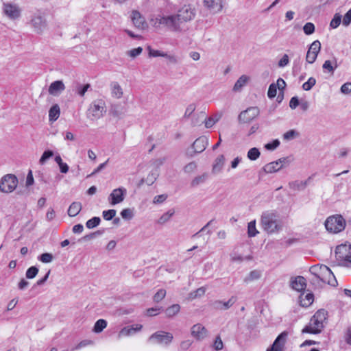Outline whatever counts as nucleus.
Segmentation results:
<instances>
[{
  "mask_svg": "<svg viewBox=\"0 0 351 351\" xmlns=\"http://www.w3.org/2000/svg\"><path fill=\"white\" fill-rule=\"evenodd\" d=\"M173 339V335L168 332L158 331L153 333L148 339V342L162 346L169 345Z\"/></svg>",
  "mask_w": 351,
  "mask_h": 351,
  "instance_id": "obj_8",
  "label": "nucleus"
},
{
  "mask_svg": "<svg viewBox=\"0 0 351 351\" xmlns=\"http://www.w3.org/2000/svg\"><path fill=\"white\" fill-rule=\"evenodd\" d=\"M237 299L235 297H231L228 301L222 302L217 300L214 302V306L217 309L227 310L230 308L236 302Z\"/></svg>",
  "mask_w": 351,
  "mask_h": 351,
  "instance_id": "obj_24",
  "label": "nucleus"
},
{
  "mask_svg": "<svg viewBox=\"0 0 351 351\" xmlns=\"http://www.w3.org/2000/svg\"><path fill=\"white\" fill-rule=\"evenodd\" d=\"M53 255L50 253H43L38 256V260L44 263H49L53 261Z\"/></svg>",
  "mask_w": 351,
  "mask_h": 351,
  "instance_id": "obj_52",
  "label": "nucleus"
},
{
  "mask_svg": "<svg viewBox=\"0 0 351 351\" xmlns=\"http://www.w3.org/2000/svg\"><path fill=\"white\" fill-rule=\"evenodd\" d=\"M149 56L152 57H167V53L162 52L158 50L152 49L149 46L147 47Z\"/></svg>",
  "mask_w": 351,
  "mask_h": 351,
  "instance_id": "obj_53",
  "label": "nucleus"
},
{
  "mask_svg": "<svg viewBox=\"0 0 351 351\" xmlns=\"http://www.w3.org/2000/svg\"><path fill=\"white\" fill-rule=\"evenodd\" d=\"M107 326V322L105 319H98L93 328V331L96 333L101 332Z\"/></svg>",
  "mask_w": 351,
  "mask_h": 351,
  "instance_id": "obj_35",
  "label": "nucleus"
},
{
  "mask_svg": "<svg viewBox=\"0 0 351 351\" xmlns=\"http://www.w3.org/2000/svg\"><path fill=\"white\" fill-rule=\"evenodd\" d=\"M280 145V141L278 139H275L270 143L265 145V148L267 150H274Z\"/></svg>",
  "mask_w": 351,
  "mask_h": 351,
  "instance_id": "obj_57",
  "label": "nucleus"
},
{
  "mask_svg": "<svg viewBox=\"0 0 351 351\" xmlns=\"http://www.w3.org/2000/svg\"><path fill=\"white\" fill-rule=\"evenodd\" d=\"M32 24L37 33H42L47 27L45 19L40 16H35L32 20Z\"/></svg>",
  "mask_w": 351,
  "mask_h": 351,
  "instance_id": "obj_22",
  "label": "nucleus"
},
{
  "mask_svg": "<svg viewBox=\"0 0 351 351\" xmlns=\"http://www.w3.org/2000/svg\"><path fill=\"white\" fill-rule=\"evenodd\" d=\"M221 117L222 113L221 112L217 113L214 114L213 117H208V119L206 117L205 113L203 112H200V114L198 115V118L201 119H204L205 127L206 128H210L211 127H213L215 123L219 121Z\"/></svg>",
  "mask_w": 351,
  "mask_h": 351,
  "instance_id": "obj_17",
  "label": "nucleus"
},
{
  "mask_svg": "<svg viewBox=\"0 0 351 351\" xmlns=\"http://www.w3.org/2000/svg\"><path fill=\"white\" fill-rule=\"evenodd\" d=\"M335 66H333V64L330 60H326L324 63L323 64L322 68L324 70L327 71L328 73H333L335 69L337 67V64L336 61H335Z\"/></svg>",
  "mask_w": 351,
  "mask_h": 351,
  "instance_id": "obj_43",
  "label": "nucleus"
},
{
  "mask_svg": "<svg viewBox=\"0 0 351 351\" xmlns=\"http://www.w3.org/2000/svg\"><path fill=\"white\" fill-rule=\"evenodd\" d=\"M180 310V306L179 304H173L171 306L168 307L165 313L167 317H171L176 315Z\"/></svg>",
  "mask_w": 351,
  "mask_h": 351,
  "instance_id": "obj_38",
  "label": "nucleus"
},
{
  "mask_svg": "<svg viewBox=\"0 0 351 351\" xmlns=\"http://www.w3.org/2000/svg\"><path fill=\"white\" fill-rule=\"evenodd\" d=\"M191 335L198 340L203 339L207 335V330L202 324H195L191 328Z\"/></svg>",
  "mask_w": 351,
  "mask_h": 351,
  "instance_id": "obj_19",
  "label": "nucleus"
},
{
  "mask_svg": "<svg viewBox=\"0 0 351 351\" xmlns=\"http://www.w3.org/2000/svg\"><path fill=\"white\" fill-rule=\"evenodd\" d=\"M261 273L258 270H253L244 278V282L248 283L253 280H258L261 278Z\"/></svg>",
  "mask_w": 351,
  "mask_h": 351,
  "instance_id": "obj_33",
  "label": "nucleus"
},
{
  "mask_svg": "<svg viewBox=\"0 0 351 351\" xmlns=\"http://www.w3.org/2000/svg\"><path fill=\"white\" fill-rule=\"evenodd\" d=\"M306 286V279L303 276H298L291 279V287L295 291H303L305 289Z\"/></svg>",
  "mask_w": 351,
  "mask_h": 351,
  "instance_id": "obj_18",
  "label": "nucleus"
},
{
  "mask_svg": "<svg viewBox=\"0 0 351 351\" xmlns=\"http://www.w3.org/2000/svg\"><path fill=\"white\" fill-rule=\"evenodd\" d=\"M143 326L141 324H135L123 328L119 332V337L130 336L140 331Z\"/></svg>",
  "mask_w": 351,
  "mask_h": 351,
  "instance_id": "obj_21",
  "label": "nucleus"
},
{
  "mask_svg": "<svg viewBox=\"0 0 351 351\" xmlns=\"http://www.w3.org/2000/svg\"><path fill=\"white\" fill-rule=\"evenodd\" d=\"M208 145L207 137L202 136L197 138L192 144V149H194V153H202L205 150Z\"/></svg>",
  "mask_w": 351,
  "mask_h": 351,
  "instance_id": "obj_16",
  "label": "nucleus"
},
{
  "mask_svg": "<svg viewBox=\"0 0 351 351\" xmlns=\"http://www.w3.org/2000/svg\"><path fill=\"white\" fill-rule=\"evenodd\" d=\"M106 112V104L102 99H97L91 103L87 110V118L94 121L101 118Z\"/></svg>",
  "mask_w": 351,
  "mask_h": 351,
  "instance_id": "obj_6",
  "label": "nucleus"
},
{
  "mask_svg": "<svg viewBox=\"0 0 351 351\" xmlns=\"http://www.w3.org/2000/svg\"><path fill=\"white\" fill-rule=\"evenodd\" d=\"M167 198V195L166 194H162L159 195H156L154 197L153 202L154 204H161L164 202Z\"/></svg>",
  "mask_w": 351,
  "mask_h": 351,
  "instance_id": "obj_61",
  "label": "nucleus"
},
{
  "mask_svg": "<svg viewBox=\"0 0 351 351\" xmlns=\"http://www.w3.org/2000/svg\"><path fill=\"white\" fill-rule=\"evenodd\" d=\"M205 291L206 289L204 287L198 288L197 290L190 293V298L195 299L197 297H201L204 295Z\"/></svg>",
  "mask_w": 351,
  "mask_h": 351,
  "instance_id": "obj_55",
  "label": "nucleus"
},
{
  "mask_svg": "<svg viewBox=\"0 0 351 351\" xmlns=\"http://www.w3.org/2000/svg\"><path fill=\"white\" fill-rule=\"evenodd\" d=\"M325 227L330 232L338 233L345 229L346 220L340 215L331 216L326 220Z\"/></svg>",
  "mask_w": 351,
  "mask_h": 351,
  "instance_id": "obj_7",
  "label": "nucleus"
},
{
  "mask_svg": "<svg viewBox=\"0 0 351 351\" xmlns=\"http://www.w3.org/2000/svg\"><path fill=\"white\" fill-rule=\"evenodd\" d=\"M208 178V173H204L201 176H196L194 178V179L191 181V186L193 187L197 186L199 185L200 184L204 183Z\"/></svg>",
  "mask_w": 351,
  "mask_h": 351,
  "instance_id": "obj_37",
  "label": "nucleus"
},
{
  "mask_svg": "<svg viewBox=\"0 0 351 351\" xmlns=\"http://www.w3.org/2000/svg\"><path fill=\"white\" fill-rule=\"evenodd\" d=\"M111 95L113 97L120 99L123 96V90L119 84L117 82H112L110 84Z\"/></svg>",
  "mask_w": 351,
  "mask_h": 351,
  "instance_id": "obj_25",
  "label": "nucleus"
},
{
  "mask_svg": "<svg viewBox=\"0 0 351 351\" xmlns=\"http://www.w3.org/2000/svg\"><path fill=\"white\" fill-rule=\"evenodd\" d=\"M280 169H282V165H278V162L276 161L269 162L267 165H265L263 168V171L266 173H275L279 171Z\"/></svg>",
  "mask_w": 351,
  "mask_h": 351,
  "instance_id": "obj_26",
  "label": "nucleus"
},
{
  "mask_svg": "<svg viewBox=\"0 0 351 351\" xmlns=\"http://www.w3.org/2000/svg\"><path fill=\"white\" fill-rule=\"evenodd\" d=\"M313 302V293H306L303 298V295L300 296V304L302 306L307 307L310 306Z\"/></svg>",
  "mask_w": 351,
  "mask_h": 351,
  "instance_id": "obj_34",
  "label": "nucleus"
},
{
  "mask_svg": "<svg viewBox=\"0 0 351 351\" xmlns=\"http://www.w3.org/2000/svg\"><path fill=\"white\" fill-rule=\"evenodd\" d=\"M309 179L305 181L295 180L291 182L289 184V187L293 191H302L306 187Z\"/></svg>",
  "mask_w": 351,
  "mask_h": 351,
  "instance_id": "obj_29",
  "label": "nucleus"
},
{
  "mask_svg": "<svg viewBox=\"0 0 351 351\" xmlns=\"http://www.w3.org/2000/svg\"><path fill=\"white\" fill-rule=\"evenodd\" d=\"M64 89L65 86L62 81L57 80L50 84L48 91L50 95L56 96Z\"/></svg>",
  "mask_w": 351,
  "mask_h": 351,
  "instance_id": "obj_23",
  "label": "nucleus"
},
{
  "mask_svg": "<svg viewBox=\"0 0 351 351\" xmlns=\"http://www.w3.org/2000/svg\"><path fill=\"white\" fill-rule=\"evenodd\" d=\"M101 219L99 217H94L88 220L86 223V226L88 229H92L99 225Z\"/></svg>",
  "mask_w": 351,
  "mask_h": 351,
  "instance_id": "obj_41",
  "label": "nucleus"
},
{
  "mask_svg": "<svg viewBox=\"0 0 351 351\" xmlns=\"http://www.w3.org/2000/svg\"><path fill=\"white\" fill-rule=\"evenodd\" d=\"M90 87V85L89 84H84L83 86H79L77 87V93L80 96H84L86 93V92L88 90V89Z\"/></svg>",
  "mask_w": 351,
  "mask_h": 351,
  "instance_id": "obj_60",
  "label": "nucleus"
},
{
  "mask_svg": "<svg viewBox=\"0 0 351 351\" xmlns=\"http://www.w3.org/2000/svg\"><path fill=\"white\" fill-rule=\"evenodd\" d=\"M60 114V107L58 104L53 105L49 111V121H56Z\"/></svg>",
  "mask_w": 351,
  "mask_h": 351,
  "instance_id": "obj_28",
  "label": "nucleus"
},
{
  "mask_svg": "<svg viewBox=\"0 0 351 351\" xmlns=\"http://www.w3.org/2000/svg\"><path fill=\"white\" fill-rule=\"evenodd\" d=\"M214 348L216 350H220L223 348V342L220 337H217L214 342Z\"/></svg>",
  "mask_w": 351,
  "mask_h": 351,
  "instance_id": "obj_64",
  "label": "nucleus"
},
{
  "mask_svg": "<svg viewBox=\"0 0 351 351\" xmlns=\"http://www.w3.org/2000/svg\"><path fill=\"white\" fill-rule=\"evenodd\" d=\"M337 260L344 267H351V244H341L335 249Z\"/></svg>",
  "mask_w": 351,
  "mask_h": 351,
  "instance_id": "obj_5",
  "label": "nucleus"
},
{
  "mask_svg": "<svg viewBox=\"0 0 351 351\" xmlns=\"http://www.w3.org/2000/svg\"><path fill=\"white\" fill-rule=\"evenodd\" d=\"M197 167V163L193 161L186 165L183 168V171H184V173H190L196 170Z\"/></svg>",
  "mask_w": 351,
  "mask_h": 351,
  "instance_id": "obj_51",
  "label": "nucleus"
},
{
  "mask_svg": "<svg viewBox=\"0 0 351 351\" xmlns=\"http://www.w3.org/2000/svg\"><path fill=\"white\" fill-rule=\"evenodd\" d=\"M261 152L256 147L250 149L247 154V156L250 160H256L259 158Z\"/></svg>",
  "mask_w": 351,
  "mask_h": 351,
  "instance_id": "obj_39",
  "label": "nucleus"
},
{
  "mask_svg": "<svg viewBox=\"0 0 351 351\" xmlns=\"http://www.w3.org/2000/svg\"><path fill=\"white\" fill-rule=\"evenodd\" d=\"M303 30L306 35H311L315 32V25L312 23H306L303 27Z\"/></svg>",
  "mask_w": 351,
  "mask_h": 351,
  "instance_id": "obj_54",
  "label": "nucleus"
},
{
  "mask_svg": "<svg viewBox=\"0 0 351 351\" xmlns=\"http://www.w3.org/2000/svg\"><path fill=\"white\" fill-rule=\"evenodd\" d=\"M321 49V43L319 40L313 42L307 51L306 60L309 64H313L317 58V56Z\"/></svg>",
  "mask_w": 351,
  "mask_h": 351,
  "instance_id": "obj_13",
  "label": "nucleus"
},
{
  "mask_svg": "<svg viewBox=\"0 0 351 351\" xmlns=\"http://www.w3.org/2000/svg\"><path fill=\"white\" fill-rule=\"evenodd\" d=\"M3 13L10 19L14 20L20 17L21 9L19 7L14 3H3Z\"/></svg>",
  "mask_w": 351,
  "mask_h": 351,
  "instance_id": "obj_12",
  "label": "nucleus"
},
{
  "mask_svg": "<svg viewBox=\"0 0 351 351\" xmlns=\"http://www.w3.org/2000/svg\"><path fill=\"white\" fill-rule=\"evenodd\" d=\"M143 49L141 47L130 50L127 52L128 55L132 58H136L142 53Z\"/></svg>",
  "mask_w": 351,
  "mask_h": 351,
  "instance_id": "obj_59",
  "label": "nucleus"
},
{
  "mask_svg": "<svg viewBox=\"0 0 351 351\" xmlns=\"http://www.w3.org/2000/svg\"><path fill=\"white\" fill-rule=\"evenodd\" d=\"M341 17L339 13H336L330 23V27L332 29L338 27L341 23Z\"/></svg>",
  "mask_w": 351,
  "mask_h": 351,
  "instance_id": "obj_42",
  "label": "nucleus"
},
{
  "mask_svg": "<svg viewBox=\"0 0 351 351\" xmlns=\"http://www.w3.org/2000/svg\"><path fill=\"white\" fill-rule=\"evenodd\" d=\"M247 80L248 77L246 75H241L235 82L233 90L235 92L239 91L246 84Z\"/></svg>",
  "mask_w": 351,
  "mask_h": 351,
  "instance_id": "obj_31",
  "label": "nucleus"
},
{
  "mask_svg": "<svg viewBox=\"0 0 351 351\" xmlns=\"http://www.w3.org/2000/svg\"><path fill=\"white\" fill-rule=\"evenodd\" d=\"M131 19L134 26L138 29H144L146 23L144 17L140 14L138 11L134 10L131 14Z\"/></svg>",
  "mask_w": 351,
  "mask_h": 351,
  "instance_id": "obj_20",
  "label": "nucleus"
},
{
  "mask_svg": "<svg viewBox=\"0 0 351 351\" xmlns=\"http://www.w3.org/2000/svg\"><path fill=\"white\" fill-rule=\"evenodd\" d=\"M127 195V190L124 187H119L114 189L108 197V201L112 206L122 202L125 195Z\"/></svg>",
  "mask_w": 351,
  "mask_h": 351,
  "instance_id": "obj_10",
  "label": "nucleus"
},
{
  "mask_svg": "<svg viewBox=\"0 0 351 351\" xmlns=\"http://www.w3.org/2000/svg\"><path fill=\"white\" fill-rule=\"evenodd\" d=\"M261 225L264 230L269 234L278 232L281 229L278 215L274 211H266L263 213Z\"/></svg>",
  "mask_w": 351,
  "mask_h": 351,
  "instance_id": "obj_3",
  "label": "nucleus"
},
{
  "mask_svg": "<svg viewBox=\"0 0 351 351\" xmlns=\"http://www.w3.org/2000/svg\"><path fill=\"white\" fill-rule=\"evenodd\" d=\"M316 84V80L313 77H311L308 78L307 82H304L302 84V88L304 90H310Z\"/></svg>",
  "mask_w": 351,
  "mask_h": 351,
  "instance_id": "obj_46",
  "label": "nucleus"
},
{
  "mask_svg": "<svg viewBox=\"0 0 351 351\" xmlns=\"http://www.w3.org/2000/svg\"><path fill=\"white\" fill-rule=\"evenodd\" d=\"M17 184L18 180L14 175H5L1 180L0 191L3 193H10L16 189Z\"/></svg>",
  "mask_w": 351,
  "mask_h": 351,
  "instance_id": "obj_9",
  "label": "nucleus"
},
{
  "mask_svg": "<svg viewBox=\"0 0 351 351\" xmlns=\"http://www.w3.org/2000/svg\"><path fill=\"white\" fill-rule=\"evenodd\" d=\"M120 214L122 218L126 220H130L134 217L133 211L130 208H125L122 210Z\"/></svg>",
  "mask_w": 351,
  "mask_h": 351,
  "instance_id": "obj_49",
  "label": "nucleus"
},
{
  "mask_svg": "<svg viewBox=\"0 0 351 351\" xmlns=\"http://www.w3.org/2000/svg\"><path fill=\"white\" fill-rule=\"evenodd\" d=\"M277 93V86L275 84H271L269 86L267 96L270 99H273L276 97Z\"/></svg>",
  "mask_w": 351,
  "mask_h": 351,
  "instance_id": "obj_58",
  "label": "nucleus"
},
{
  "mask_svg": "<svg viewBox=\"0 0 351 351\" xmlns=\"http://www.w3.org/2000/svg\"><path fill=\"white\" fill-rule=\"evenodd\" d=\"M259 114V109L257 107H250L242 111L239 115V121L241 123H249Z\"/></svg>",
  "mask_w": 351,
  "mask_h": 351,
  "instance_id": "obj_11",
  "label": "nucleus"
},
{
  "mask_svg": "<svg viewBox=\"0 0 351 351\" xmlns=\"http://www.w3.org/2000/svg\"><path fill=\"white\" fill-rule=\"evenodd\" d=\"M203 5L213 13L220 12L223 8L222 0H203Z\"/></svg>",
  "mask_w": 351,
  "mask_h": 351,
  "instance_id": "obj_15",
  "label": "nucleus"
},
{
  "mask_svg": "<svg viewBox=\"0 0 351 351\" xmlns=\"http://www.w3.org/2000/svg\"><path fill=\"white\" fill-rule=\"evenodd\" d=\"M341 92L343 94H349L351 93V83L346 82L341 87Z\"/></svg>",
  "mask_w": 351,
  "mask_h": 351,
  "instance_id": "obj_63",
  "label": "nucleus"
},
{
  "mask_svg": "<svg viewBox=\"0 0 351 351\" xmlns=\"http://www.w3.org/2000/svg\"><path fill=\"white\" fill-rule=\"evenodd\" d=\"M258 232L257 231L256 228V221H252L248 223L247 226V234L249 237H255Z\"/></svg>",
  "mask_w": 351,
  "mask_h": 351,
  "instance_id": "obj_40",
  "label": "nucleus"
},
{
  "mask_svg": "<svg viewBox=\"0 0 351 351\" xmlns=\"http://www.w3.org/2000/svg\"><path fill=\"white\" fill-rule=\"evenodd\" d=\"M166 295V291L163 289H159L154 295L153 300L156 302L161 301Z\"/></svg>",
  "mask_w": 351,
  "mask_h": 351,
  "instance_id": "obj_50",
  "label": "nucleus"
},
{
  "mask_svg": "<svg viewBox=\"0 0 351 351\" xmlns=\"http://www.w3.org/2000/svg\"><path fill=\"white\" fill-rule=\"evenodd\" d=\"M82 208V206L80 202H74L70 205L68 209V215L70 217H75L81 211Z\"/></svg>",
  "mask_w": 351,
  "mask_h": 351,
  "instance_id": "obj_27",
  "label": "nucleus"
},
{
  "mask_svg": "<svg viewBox=\"0 0 351 351\" xmlns=\"http://www.w3.org/2000/svg\"><path fill=\"white\" fill-rule=\"evenodd\" d=\"M328 313L324 309L318 310L311 318L307 326L302 329L303 333L318 334L324 327V322L327 319Z\"/></svg>",
  "mask_w": 351,
  "mask_h": 351,
  "instance_id": "obj_2",
  "label": "nucleus"
},
{
  "mask_svg": "<svg viewBox=\"0 0 351 351\" xmlns=\"http://www.w3.org/2000/svg\"><path fill=\"white\" fill-rule=\"evenodd\" d=\"M159 176V172L158 169H154L152 171L145 180H142L141 182H145L147 185H152L156 180L157 178Z\"/></svg>",
  "mask_w": 351,
  "mask_h": 351,
  "instance_id": "obj_30",
  "label": "nucleus"
},
{
  "mask_svg": "<svg viewBox=\"0 0 351 351\" xmlns=\"http://www.w3.org/2000/svg\"><path fill=\"white\" fill-rule=\"evenodd\" d=\"M299 135V132H298L295 130H290L283 134V138L285 141H291L298 137Z\"/></svg>",
  "mask_w": 351,
  "mask_h": 351,
  "instance_id": "obj_44",
  "label": "nucleus"
},
{
  "mask_svg": "<svg viewBox=\"0 0 351 351\" xmlns=\"http://www.w3.org/2000/svg\"><path fill=\"white\" fill-rule=\"evenodd\" d=\"M174 209H170L167 212L165 213L158 220L159 224H164L167 223L171 217L174 215Z\"/></svg>",
  "mask_w": 351,
  "mask_h": 351,
  "instance_id": "obj_36",
  "label": "nucleus"
},
{
  "mask_svg": "<svg viewBox=\"0 0 351 351\" xmlns=\"http://www.w3.org/2000/svg\"><path fill=\"white\" fill-rule=\"evenodd\" d=\"M117 211L114 209L104 210L102 213L103 217L108 221L112 219L116 215Z\"/></svg>",
  "mask_w": 351,
  "mask_h": 351,
  "instance_id": "obj_48",
  "label": "nucleus"
},
{
  "mask_svg": "<svg viewBox=\"0 0 351 351\" xmlns=\"http://www.w3.org/2000/svg\"><path fill=\"white\" fill-rule=\"evenodd\" d=\"M287 336V332H282L280 334L276 337L271 346L267 348V351H282Z\"/></svg>",
  "mask_w": 351,
  "mask_h": 351,
  "instance_id": "obj_14",
  "label": "nucleus"
},
{
  "mask_svg": "<svg viewBox=\"0 0 351 351\" xmlns=\"http://www.w3.org/2000/svg\"><path fill=\"white\" fill-rule=\"evenodd\" d=\"M53 156V152L51 150H46L43 152V155L41 156L39 163L40 165H44L46 161L49 159L51 157Z\"/></svg>",
  "mask_w": 351,
  "mask_h": 351,
  "instance_id": "obj_47",
  "label": "nucleus"
},
{
  "mask_svg": "<svg viewBox=\"0 0 351 351\" xmlns=\"http://www.w3.org/2000/svg\"><path fill=\"white\" fill-rule=\"evenodd\" d=\"M195 16V10L190 5H184L178 12L177 14L170 16L158 15L155 18L151 19L152 25L155 27H160L163 25L172 31H180L181 29V24L188 22Z\"/></svg>",
  "mask_w": 351,
  "mask_h": 351,
  "instance_id": "obj_1",
  "label": "nucleus"
},
{
  "mask_svg": "<svg viewBox=\"0 0 351 351\" xmlns=\"http://www.w3.org/2000/svg\"><path fill=\"white\" fill-rule=\"evenodd\" d=\"M38 273V269L36 266H32L27 269L25 276L28 279H32L36 276Z\"/></svg>",
  "mask_w": 351,
  "mask_h": 351,
  "instance_id": "obj_45",
  "label": "nucleus"
},
{
  "mask_svg": "<svg viewBox=\"0 0 351 351\" xmlns=\"http://www.w3.org/2000/svg\"><path fill=\"white\" fill-rule=\"evenodd\" d=\"M104 232V230H97L96 232H92V233H90L88 234H86L85 236H84L81 240H83V241H89V240H91V239H95L96 237L97 236H99L101 234H102Z\"/></svg>",
  "mask_w": 351,
  "mask_h": 351,
  "instance_id": "obj_56",
  "label": "nucleus"
},
{
  "mask_svg": "<svg viewBox=\"0 0 351 351\" xmlns=\"http://www.w3.org/2000/svg\"><path fill=\"white\" fill-rule=\"evenodd\" d=\"M311 274L315 276L320 281L335 286L333 281L337 282L335 277L332 271L324 265H315L309 269Z\"/></svg>",
  "mask_w": 351,
  "mask_h": 351,
  "instance_id": "obj_4",
  "label": "nucleus"
},
{
  "mask_svg": "<svg viewBox=\"0 0 351 351\" xmlns=\"http://www.w3.org/2000/svg\"><path fill=\"white\" fill-rule=\"evenodd\" d=\"M225 158L223 155H219L215 160L213 167V172H219L221 170L223 165Z\"/></svg>",
  "mask_w": 351,
  "mask_h": 351,
  "instance_id": "obj_32",
  "label": "nucleus"
},
{
  "mask_svg": "<svg viewBox=\"0 0 351 351\" xmlns=\"http://www.w3.org/2000/svg\"><path fill=\"white\" fill-rule=\"evenodd\" d=\"M351 23V9L349 10L345 14L343 19V25L344 26H348Z\"/></svg>",
  "mask_w": 351,
  "mask_h": 351,
  "instance_id": "obj_62",
  "label": "nucleus"
}]
</instances>
